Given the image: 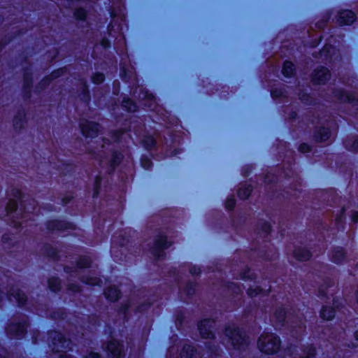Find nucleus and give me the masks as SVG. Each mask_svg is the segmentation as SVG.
<instances>
[{
	"mask_svg": "<svg viewBox=\"0 0 358 358\" xmlns=\"http://www.w3.org/2000/svg\"><path fill=\"white\" fill-rule=\"evenodd\" d=\"M355 337L356 340L358 341V331L355 332Z\"/></svg>",
	"mask_w": 358,
	"mask_h": 358,
	"instance_id": "a19ab883",
	"label": "nucleus"
},
{
	"mask_svg": "<svg viewBox=\"0 0 358 358\" xmlns=\"http://www.w3.org/2000/svg\"><path fill=\"white\" fill-rule=\"evenodd\" d=\"M350 141H348L346 143V147L348 148V149H350V150H356L357 148H358V139H355L353 142V144L352 145H350Z\"/></svg>",
	"mask_w": 358,
	"mask_h": 358,
	"instance_id": "c85d7f7f",
	"label": "nucleus"
},
{
	"mask_svg": "<svg viewBox=\"0 0 358 358\" xmlns=\"http://www.w3.org/2000/svg\"><path fill=\"white\" fill-rule=\"evenodd\" d=\"M120 157L115 156V159L113 162V164H117L120 161Z\"/></svg>",
	"mask_w": 358,
	"mask_h": 358,
	"instance_id": "e433bc0d",
	"label": "nucleus"
},
{
	"mask_svg": "<svg viewBox=\"0 0 358 358\" xmlns=\"http://www.w3.org/2000/svg\"><path fill=\"white\" fill-rule=\"evenodd\" d=\"M294 257L300 261H306L309 259L310 255L309 251L304 248H298L294 252Z\"/></svg>",
	"mask_w": 358,
	"mask_h": 358,
	"instance_id": "f8f14e48",
	"label": "nucleus"
},
{
	"mask_svg": "<svg viewBox=\"0 0 358 358\" xmlns=\"http://www.w3.org/2000/svg\"><path fill=\"white\" fill-rule=\"evenodd\" d=\"M25 329V324H12L9 326L8 331L9 333L14 334L17 336H20L24 334Z\"/></svg>",
	"mask_w": 358,
	"mask_h": 358,
	"instance_id": "9d476101",
	"label": "nucleus"
},
{
	"mask_svg": "<svg viewBox=\"0 0 358 358\" xmlns=\"http://www.w3.org/2000/svg\"><path fill=\"white\" fill-rule=\"evenodd\" d=\"M321 317L329 320L334 317V310L328 306H324L320 313Z\"/></svg>",
	"mask_w": 358,
	"mask_h": 358,
	"instance_id": "ddd939ff",
	"label": "nucleus"
},
{
	"mask_svg": "<svg viewBox=\"0 0 358 358\" xmlns=\"http://www.w3.org/2000/svg\"><path fill=\"white\" fill-rule=\"evenodd\" d=\"M57 337V343H54V350L55 349L57 352H61V355H66V350L70 348V341L64 339L60 335H58Z\"/></svg>",
	"mask_w": 358,
	"mask_h": 358,
	"instance_id": "6e6552de",
	"label": "nucleus"
},
{
	"mask_svg": "<svg viewBox=\"0 0 358 358\" xmlns=\"http://www.w3.org/2000/svg\"><path fill=\"white\" fill-rule=\"evenodd\" d=\"M331 259L336 264L343 262L345 259V254L343 249L341 248H335L332 252Z\"/></svg>",
	"mask_w": 358,
	"mask_h": 358,
	"instance_id": "1a4fd4ad",
	"label": "nucleus"
},
{
	"mask_svg": "<svg viewBox=\"0 0 358 358\" xmlns=\"http://www.w3.org/2000/svg\"><path fill=\"white\" fill-rule=\"evenodd\" d=\"M83 261H84L85 262H83V261H82V262H80L79 263V266H80V267H86V266H87L89 265L88 260L85 259V260H83Z\"/></svg>",
	"mask_w": 358,
	"mask_h": 358,
	"instance_id": "473e14b6",
	"label": "nucleus"
},
{
	"mask_svg": "<svg viewBox=\"0 0 358 358\" xmlns=\"http://www.w3.org/2000/svg\"><path fill=\"white\" fill-rule=\"evenodd\" d=\"M10 295L13 296L20 304H22L26 301V296L24 294L17 289H13Z\"/></svg>",
	"mask_w": 358,
	"mask_h": 358,
	"instance_id": "dca6fc26",
	"label": "nucleus"
},
{
	"mask_svg": "<svg viewBox=\"0 0 358 358\" xmlns=\"http://www.w3.org/2000/svg\"><path fill=\"white\" fill-rule=\"evenodd\" d=\"M80 127L83 134L86 137L94 136L99 130V125L94 122H86L82 123Z\"/></svg>",
	"mask_w": 358,
	"mask_h": 358,
	"instance_id": "39448f33",
	"label": "nucleus"
},
{
	"mask_svg": "<svg viewBox=\"0 0 358 358\" xmlns=\"http://www.w3.org/2000/svg\"><path fill=\"white\" fill-rule=\"evenodd\" d=\"M99 182H100V178H96V181H95V187H94V188H95V193H94V194H98L97 189H98Z\"/></svg>",
	"mask_w": 358,
	"mask_h": 358,
	"instance_id": "2f4dec72",
	"label": "nucleus"
},
{
	"mask_svg": "<svg viewBox=\"0 0 358 358\" xmlns=\"http://www.w3.org/2000/svg\"><path fill=\"white\" fill-rule=\"evenodd\" d=\"M330 77L329 71L324 67L317 69L313 75V81L318 84L324 83Z\"/></svg>",
	"mask_w": 358,
	"mask_h": 358,
	"instance_id": "0eeeda50",
	"label": "nucleus"
},
{
	"mask_svg": "<svg viewBox=\"0 0 358 358\" xmlns=\"http://www.w3.org/2000/svg\"><path fill=\"white\" fill-rule=\"evenodd\" d=\"M70 289H71V290H73V291H77V290H78V289H75L74 287H71Z\"/></svg>",
	"mask_w": 358,
	"mask_h": 358,
	"instance_id": "79ce46f5",
	"label": "nucleus"
},
{
	"mask_svg": "<svg viewBox=\"0 0 358 358\" xmlns=\"http://www.w3.org/2000/svg\"><path fill=\"white\" fill-rule=\"evenodd\" d=\"M104 80V76L103 73H95L92 77V81L95 84H99Z\"/></svg>",
	"mask_w": 358,
	"mask_h": 358,
	"instance_id": "b1692460",
	"label": "nucleus"
},
{
	"mask_svg": "<svg viewBox=\"0 0 358 358\" xmlns=\"http://www.w3.org/2000/svg\"><path fill=\"white\" fill-rule=\"evenodd\" d=\"M299 150L301 152H307L310 150V147L308 145L303 143L299 146Z\"/></svg>",
	"mask_w": 358,
	"mask_h": 358,
	"instance_id": "c756f323",
	"label": "nucleus"
},
{
	"mask_svg": "<svg viewBox=\"0 0 358 358\" xmlns=\"http://www.w3.org/2000/svg\"><path fill=\"white\" fill-rule=\"evenodd\" d=\"M213 321L211 320H204L199 325V332L203 338H209L213 336L211 331Z\"/></svg>",
	"mask_w": 358,
	"mask_h": 358,
	"instance_id": "20e7f679",
	"label": "nucleus"
},
{
	"mask_svg": "<svg viewBox=\"0 0 358 358\" xmlns=\"http://www.w3.org/2000/svg\"><path fill=\"white\" fill-rule=\"evenodd\" d=\"M355 20V13L349 10L340 11L337 16V22L341 25L350 24Z\"/></svg>",
	"mask_w": 358,
	"mask_h": 358,
	"instance_id": "7ed1b4c3",
	"label": "nucleus"
},
{
	"mask_svg": "<svg viewBox=\"0 0 358 358\" xmlns=\"http://www.w3.org/2000/svg\"><path fill=\"white\" fill-rule=\"evenodd\" d=\"M294 70L293 64L287 61L283 64L282 72L285 76L289 77L292 75Z\"/></svg>",
	"mask_w": 358,
	"mask_h": 358,
	"instance_id": "2eb2a0df",
	"label": "nucleus"
},
{
	"mask_svg": "<svg viewBox=\"0 0 358 358\" xmlns=\"http://www.w3.org/2000/svg\"><path fill=\"white\" fill-rule=\"evenodd\" d=\"M250 194V189L249 188H246L245 189H239L238 195L243 199L247 198Z\"/></svg>",
	"mask_w": 358,
	"mask_h": 358,
	"instance_id": "bb28decb",
	"label": "nucleus"
},
{
	"mask_svg": "<svg viewBox=\"0 0 358 358\" xmlns=\"http://www.w3.org/2000/svg\"><path fill=\"white\" fill-rule=\"evenodd\" d=\"M235 203H236L235 199L233 196L227 198L226 203H225L226 208L228 210L233 209L235 206Z\"/></svg>",
	"mask_w": 358,
	"mask_h": 358,
	"instance_id": "393cba45",
	"label": "nucleus"
},
{
	"mask_svg": "<svg viewBox=\"0 0 358 358\" xmlns=\"http://www.w3.org/2000/svg\"><path fill=\"white\" fill-rule=\"evenodd\" d=\"M75 15L78 19L83 20L86 15L85 10L82 8L77 9L75 12Z\"/></svg>",
	"mask_w": 358,
	"mask_h": 358,
	"instance_id": "a878e982",
	"label": "nucleus"
},
{
	"mask_svg": "<svg viewBox=\"0 0 358 358\" xmlns=\"http://www.w3.org/2000/svg\"><path fill=\"white\" fill-rule=\"evenodd\" d=\"M257 347L262 352L273 354L277 352L280 347V340L278 336L272 333H265L258 339Z\"/></svg>",
	"mask_w": 358,
	"mask_h": 358,
	"instance_id": "f257e3e1",
	"label": "nucleus"
},
{
	"mask_svg": "<svg viewBox=\"0 0 358 358\" xmlns=\"http://www.w3.org/2000/svg\"><path fill=\"white\" fill-rule=\"evenodd\" d=\"M123 106L129 111H134L136 108L135 103L130 99L124 100L123 102Z\"/></svg>",
	"mask_w": 358,
	"mask_h": 358,
	"instance_id": "aec40b11",
	"label": "nucleus"
},
{
	"mask_svg": "<svg viewBox=\"0 0 358 358\" xmlns=\"http://www.w3.org/2000/svg\"><path fill=\"white\" fill-rule=\"evenodd\" d=\"M352 220L355 222H357L358 221V213H355L353 214Z\"/></svg>",
	"mask_w": 358,
	"mask_h": 358,
	"instance_id": "c9c22d12",
	"label": "nucleus"
},
{
	"mask_svg": "<svg viewBox=\"0 0 358 358\" xmlns=\"http://www.w3.org/2000/svg\"><path fill=\"white\" fill-rule=\"evenodd\" d=\"M194 350L191 345L185 346L181 352V358H193Z\"/></svg>",
	"mask_w": 358,
	"mask_h": 358,
	"instance_id": "f3484780",
	"label": "nucleus"
},
{
	"mask_svg": "<svg viewBox=\"0 0 358 358\" xmlns=\"http://www.w3.org/2000/svg\"><path fill=\"white\" fill-rule=\"evenodd\" d=\"M278 320L279 321H282L284 320V311L280 312V315L279 316H278Z\"/></svg>",
	"mask_w": 358,
	"mask_h": 358,
	"instance_id": "f704fd0d",
	"label": "nucleus"
},
{
	"mask_svg": "<svg viewBox=\"0 0 358 358\" xmlns=\"http://www.w3.org/2000/svg\"><path fill=\"white\" fill-rule=\"evenodd\" d=\"M48 285L51 290L55 292L60 288V282L57 278H52L48 280Z\"/></svg>",
	"mask_w": 358,
	"mask_h": 358,
	"instance_id": "a211bd4d",
	"label": "nucleus"
},
{
	"mask_svg": "<svg viewBox=\"0 0 358 358\" xmlns=\"http://www.w3.org/2000/svg\"><path fill=\"white\" fill-rule=\"evenodd\" d=\"M59 358H71L69 355H60Z\"/></svg>",
	"mask_w": 358,
	"mask_h": 358,
	"instance_id": "58836bf2",
	"label": "nucleus"
},
{
	"mask_svg": "<svg viewBox=\"0 0 358 358\" xmlns=\"http://www.w3.org/2000/svg\"><path fill=\"white\" fill-rule=\"evenodd\" d=\"M272 94H273V96H275V92H272Z\"/></svg>",
	"mask_w": 358,
	"mask_h": 358,
	"instance_id": "37998d69",
	"label": "nucleus"
},
{
	"mask_svg": "<svg viewBox=\"0 0 358 358\" xmlns=\"http://www.w3.org/2000/svg\"><path fill=\"white\" fill-rule=\"evenodd\" d=\"M329 131L327 129L325 128L320 129L315 135L316 140L320 142L326 141L329 138Z\"/></svg>",
	"mask_w": 358,
	"mask_h": 358,
	"instance_id": "4468645a",
	"label": "nucleus"
},
{
	"mask_svg": "<svg viewBox=\"0 0 358 358\" xmlns=\"http://www.w3.org/2000/svg\"><path fill=\"white\" fill-rule=\"evenodd\" d=\"M85 358H99V355L97 353L91 352L87 357Z\"/></svg>",
	"mask_w": 358,
	"mask_h": 358,
	"instance_id": "72a5a7b5",
	"label": "nucleus"
},
{
	"mask_svg": "<svg viewBox=\"0 0 358 358\" xmlns=\"http://www.w3.org/2000/svg\"><path fill=\"white\" fill-rule=\"evenodd\" d=\"M82 280L87 285H98L100 281L96 277L83 278Z\"/></svg>",
	"mask_w": 358,
	"mask_h": 358,
	"instance_id": "412c9836",
	"label": "nucleus"
},
{
	"mask_svg": "<svg viewBox=\"0 0 358 358\" xmlns=\"http://www.w3.org/2000/svg\"><path fill=\"white\" fill-rule=\"evenodd\" d=\"M141 164L144 169H148L151 166L152 162L149 159L144 158L142 159Z\"/></svg>",
	"mask_w": 358,
	"mask_h": 358,
	"instance_id": "cd10ccee",
	"label": "nucleus"
},
{
	"mask_svg": "<svg viewBox=\"0 0 358 358\" xmlns=\"http://www.w3.org/2000/svg\"><path fill=\"white\" fill-rule=\"evenodd\" d=\"M222 342L227 347L240 348L241 345L245 342V339L240 331L234 325H232L226 328Z\"/></svg>",
	"mask_w": 358,
	"mask_h": 358,
	"instance_id": "f03ea898",
	"label": "nucleus"
},
{
	"mask_svg": "<svg viewBox=\"0 0 358 358\" xmlns=\"http://www.w3.org/2000/svg\"><path fill=\"white\" fill-rule=\"evenodd\" d=\"M106 296L110 301H116L120 296V292L115 287H110L105 291Z\"/></svg>",
	"mask_w": 358,
	"mask_h": 358,
	"instance_id": "9b49d317",
	"label": "nucleus"
},
{
	"mask_svg": "<svg viewBox=\"0 0 358 358\" xmlns=\"http://www.w3.org/2000/svg\"><path fill=\"white\" fill-rule=\"evenodd\" d=\"M262 292V289H260L257 285H255L251 287L248 290V294L251 296H255Z\"/></svg>",
	"mask_w": 358,
	"mask_h": 358,
	"instance_id": "4be33fe9",
	"label": "nucleus"
},
{
	"mask_svg": "<svg viewBox=\"0 0 358 358\" xmlns=\"http://www.w3.org/2000/svg\"><path fill=\"white\" fill-rule=\"evenodd\" d=\"M314 355H315V349L313 348L310 347L307 353L308 356L302 357V358H312Z\"/></svg>",
	"mask_w": 358,
	"mask_h": 358,
	"instance_id": "7c9ffc66",
	"label": "nucleus"
},
{
	"mask_svg": "<svg viewBox=\"0 0 358 358\" xmlns=\"http://www.w3.org/2000/svg\"><path fill=\"white\" fill-rule=\"evenodd\" d=\"M150 142H151V143H150V145H149V147H151L152 145H154V144H155L154 140L152 138L150 139Z\"/></svg>",
	"mask_w": 358,
	"mask_h": 358,
	"instance_id": "ea45409f",
	"label": "nucleus"
},
{
	"mask_svg": "<svg viewBox=\"0 0 358 358\" xmlns=\"http://www.w3.org/2000/svg\"><path fill=\"white\" fill-rule=\"evenodd\" d=\"M169 246V245L167 243L166 238L165 236L159 237L156 241V247L158 249H164Z\"/></svg>",
	"mask_w": 358,
	"mask_h": 358,
	"instance_id": "6ab92c4d",
	"label": "nucleus"
},
{
	"mask_svg": "<svg viewBox=\"0 0 358 358\" xmlns=\"http://www.w3.org/2000/svg\"><path fill=\"white\" fill-rule=\"evenodd\" d=\"M106 348L113 358H118L122 354V346L116 340L110 341L108 343Z\"/></svg>",
	"mask_w": 358,
	"mask_h": 358,
	"instance_id": "423d86ee",
	"label": "nucleus"
},
{
	"mask_svg": "<svg viewBox=\"0 0 358 358\" xmlns=\"http://www.w3.org/2000/svg\"><path fill=\"white\" fill-rule=\"evenodd\" d=\"M17 208V202L15 200L10 199L6 206V210L8 213L14 211Z\"/></svg>",
	"mask_w": 358,
	"mask_h": 358,
	"instance_id": "5701e85b",
	"label": "nucleus"
},
{
	"mask_svg": "<svg viewBox=\"0 0 358 358\" xmlns=\"http://www.w3.org/2000/svg\"><path fill=\"white\" fill-rule=\"evenodd\" d=\"M58 76H59V72H54L53 73H52L51 77L53 78H55Z\"/></svg>",
	"mask_w": 358,
	"mask_h": 358,
	"instance_id": "4c0bfd02",
	"label": "nucleus"
}]
</instances>
